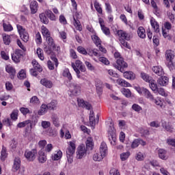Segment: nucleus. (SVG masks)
Wrapping results in <instances>:
<instances>
[{
  "label": "nucleus",
  "mask_w": 175,
  "mask_h": 175,
  "mask_svg": "<svg viewBox=\"0 0 175 175\" xmlns=\"http://www.w3.org/2000/svg\"><path fill=\"white\" fill-rule=\"evenodd\" d=\"M46 42L47 45L44 47V51L47 55H51L54 51H56V53L61 51V46H57L53 37H48Z\"/></svg>",
  "instance_id": "obj_1"
},
{
  "label": "nucleus",
  "mask_w": 175,
  "mask_h": 175,
  "mask_svg": "<svg viewBox=\"0 0 175 175\" xmlns=\"http://www.w3.org/2000/svg\"><path fill=\"white\" fill-rule=\"evenodd\" d=\"M116 35L118 36L120 44L122 46V47L131 49V45L128 44V42H126V40H131V35L124 30H118L116 31Z\"/></svg>",
  "instance_id": "obj_2"
},
{
  "label": "nucleus",
  "mask_w": 175,
  "mask_h": 175,
  "mask_svg": "<svg viewBox=\"0 0 175 175\" xmlns=\"http://www.w3.org/2000/svg\"><path fill=\"white\" fill-rule=\"evenodd\" d=\"M71 66L75 70V73H77V77L78 79H80L81 76H80V70L81 72H85V66L83 64V62L80 60H76L75 63H72Z\"/></svg>",
  "instance_id": "obj_3"
},
{
  "label": "nucleus",
  "mask_w": 175,
  "mask_h": 175,
  "mask_svg": "<svg viewBox=\"0 0 175 175\" xmlns=\"http://www.w3.org/2000/svg\"><path fill=\"white\" fill-rule=\"evenodd\" d=\"M75 151H76V144L73 142H70V145L66 151L68 163L73 162V154H75Z\"/></svg>",
  "instance_id": "obj_4"
},
{
  "label": "nucleus",
  "mask_w": 175,
  "mask_h": 175,
  "mask_svg": "<svg viewBox=\"0 0 175 175\" xmlns=\"http://www.w3.org/2000/svg\"><path fill=\"white\" fill-rule=\"evenodd\" d=\"M113 66L120 70L121 73H124L128 68V63L124 60V57H120V59H116V64H113Z\"/></svg>",
  "instance_id": "obj_5"
},
{
  "label": "nucleus",
  "mask_w": 175,
  "mask_h": 175,
  "mask_svg": "<svg viewBox=\"0 0 175 175\" xmlns=\"http://www.w3.org/2000/svg\"><path fill=\"white\" fill-rule=\"evenodd\" d=\"M31 64L33 65V68L30 69V75L36 77L39 73L43 71V68H42V66H40L36 59L33 60Z\"/></svg>",
  "instance_id": "obj_6"
},
{
  "label": "nucleus",
  "mask_w": 175,
  "mask_h": 175,
  "mask_svg": "<svg viewBox=\"0 0 175 175\" xmlns=\"http://www.w3.org/2000/svg\"><path fill=\"white\" fill-rule=\"evenodd\" d=\"M16 28L20 35L21 39H22L25 43H27V42L29 40V34L28 33V31H27L25 28H24L21 25H16Z\"/></svg>",
  "instance_id": "obj_7"
},
{
  "label": "nucleus",
  "mask_w": 175,
  "mask_h": 175,
  "mask_svg": "<svg viewBox=\"0 0 175 175\" xmlns=\"http://www.w3.org/2000/svg\"><path fill=\"white\" fill-rule=\"evenodd\" d=\"M36 155H38L36 148L32 149L31 150H26L24 154V157L28 162H33L36 159Z\"/></svg>",
  "instance_id": "obj_8"
},
{
  "label": "nucleus",
  "mask_w": 175,
  "mask_h": 175,
  "mask_svg": "<svg viewBox=\"0 0 175 175\" xmlns=\"http://www.w3.org/2000/svg\"><path fill=\"white\" fill-rule=\"evenodd\" d=\"M11 55L13 62H15V64H18L24 55V51H23L21 49H16Z\"/></svg>",
  "instance_id": "obj_9"
},
{
  "label": "nucleus",
  "mask_w": 175,
  "mask_h": 175,
  "mask_svg": "<svg viewBox=\"0 0 175 175\" xmlns=\"http://www.w3.org/2000/svg\"><path fill=\"white\" fill-rule=\"evenodd\" d=\"M91 38L92 40L94 42V44H96V47H98L100 51H101L104 54H106L107 51L103 46H102V40H100V38L95 34L92 36Z\"/></svg>",
  "instance_id": "obj_10"
},
{
  "label": "nucleus",
  "mask_w": 175,
  "mask_h": 175,
  "mask_svg": "<svg viewBox=\"0 0 175 175\" xmlns=\"http://www.w3.org/2000/svg\"><path fill=\"white\" fill-rule=\"evenodd\" d=\"M70 92L74 95V96H77V95H79V94L81 93V84H77V83H70Z\"/></svg>",
  "instance_id": "obj_11"
},
{
  "label": "nucleus",
  "mask_w": 175,
  "mask_h": 175,
  "mask_svg": "<svg viewBox=\"0 0 175 175\" xmlns=\"http://www.w3.org/2000/svg\"><path fill=\"white\" fill-rule=\"evenodd\" d=\"M87 155V149L84 144L80 145L77 148V159H82L83 157Z\"/></svg>",
  "instance_id": "obj_12"
},
{
  "label": "nucleus",
  "mask_w": 175,
  "mask_h": 175,
  "mask_svg": "<svg viewBox=\"0 0 175 175\" xmlns=\"http://www.w3.org/2000/svg\"><path fill=\"white\" fill-rule=\"evenodd\" d=\"M27 127L26 128V131H31L32 130V120H27L23 122H21L17 124V128H25V126Z\"/></svg>",
  "instance_id": "obj_13"
},
{
  "label": "nucleus",
  "mask_w": 175,
  "mask_h": 175,
  "mask_svg": "<svg viewBox=\"0 0 175 175\" xmlns=\"http://www.w3.org/2000/svg\"><path fill=\"white\" fill-rule=\"evenodd\" d=\"M109 141L111 146H116V142H117V138L116 137V130L114 129L111 131H108Z\"/></svg>",
  "instance_id": "obj_14"
},
{
  "label": "nucleus",
  "mask_w": 175,
  "mask_h": 175,
  "mask_svg": "<svg viewBox=\"0 0 175 175\" xmlns=\"http://www.w3.org/2000/svg\"><path fill=\"white\" fill-rule=\"evenodd\" d=\"M5 72H7V73H9L10 77V79H12V80H13V79L16 77V68H14V67H13L10 64L5 66Z\"/></svg>",
  "instance_id": "obj_15"
},
{
  "label": "nucleus",
  "mask_w": 175,
  "mask_h": 175,
  "mask_svg": "<svg viewBox=\"0 0 175 175\" xmlns=\"http://www.w3.org/2000/svg\"><path fill=\"white\" fill-rule=\"evenodd\" d=\"M77 102L79 107H83V109H86L87 110H91V108L92 107V105H91L90 103L85 101L83 99H78Z\"/></svg>",
  "instance_id": "obj_16"
},
{
  "label": "nucleus",
  "mask_w": 175,
  "mask_h": 175,
  "mask_svg": "<svg viewBox=\"0 0 175 175\" xmlns=\"http://www.w3.org/2000/svg\"><path fill=\"white\" fill-rule=\"evenodd\" d=\"M40 84L45 87L46 88H53L54 87V83H53V81L46 79L43 78L40 80Z\"/></svg>",
  "instance_id": "obj_17"
},
{
  "label": "nucleus",
  "mask_w": 175,
  "mask_h": 175,
  "mask_svg": "<svg viewBox=\"0 0 175 175\" xmlns=\"http://www.w3.org/2000/svg\"><path fill=\"white\" fill-rule=\"evenodd\" d=\"M152 72L157 75V76H163L165 75V71H163V68L161 66H153L152 68Z\"/></svg>",
  "instance_id": "obj_18"
},
{
  "label": "nucleus",
  "mask_w": 175,
  "mask_h": 175,
  "mask_svg": "<svg viewBox=\"0 0 175 175\" xmlns=\"http://www.w3.org/2000/svg\"><path fill=\"white\" fill-rule=\"evenodd\" d=\"M21 167V160L18 157H16L14 160L12 170L14 172H17Z\"/></svg>",
  "instance_id": "obj_19"
},
{
  "label": "nucleus",
  "mask_w": 175,
  "mask_h": 175,
  "mask_svg": "<svg viewBox=\"0 0 175 175\" xmlns=\"http://www.w3.org/2000/svg\"><path fill=\"white\" fill-rule=\"evenodd\" d=\"M8 155H9V154L8 153V149L6 148V147H5V146L3 145L0 156L1 161L2 162H5V161H6V159L8 158Z\"/></svg>",
  "instance_id": "obj_20"
},
{
  "label": "nucleus",
  "mask_w": 175,
  "mask_h": 175,
  "mask_svg": "<svg viewBox=\"0 0 175 175\" xmlns=\"http://www.w3.org/2000/svg\"><path fill=\"white\" fill-rule=\"evenodd\" d=\"M123 76L124 79H126L127 80H135V79H136V75L132 71H124L123 72Z\"/></svg>",
  "instance_id": "obj_21"
},
{
  "label": "nucleus",
  "mask_w": 175,
  "mask_h": 175,
  "mask_svg": "<svg viewBox=\"0 0 175 175\" xmlns=\"http://www.w3.org/2000/svg\"><path fill=\"white\" fill-rule=\"evenodd\" d=\"M158 84H159V85H162L163 87H166V85H167V84H169V77H166V76H161V78H159L157 81Z\"/></svg>",
  "instance_id": "obj_22"
},
{
  "label": "nucleus",
  "mask_w": 175,
  "mask_h": 175,
  "mask_svg": "<svg viewBox=\"0 0 175 175\" xmlns=\"http://www.w3.org/2000/svg\"><path fill=\"white\" fill-rule=\"evenodd\" d=\"M45 14L51 21H57L58 19V16H55L51 10H46L45 11Z\"/></svg>",
  "instance_id": "obj_23"
},
{
  "label": "nucleus",
  "mask_w": 175,
  "mask_h": 175,
  "mask_svg": "<svg viewBox=\"0 0 175 175\" xmlns=\"http://www.w3.org/2000/svg\"><path fill=\"white\" fill-rule=\"evenodd\" d=\"M86 150L88 151H92L94 149V139L92 137H88L86 142Z\"/></svg>",
  "instance_id": "obj_24"
},
{
  "label": "nucleus",
  "mask_w": 175,
  "mask_h": 175,
  "mask_svg": "<svg viewBox=\"0 0 175 175\" xmlns=\"http://www.w3.org/2000/svg\"><path fill=\"white\" fill-rule=\"evenodd\" d=\"M38 1H33L30 3V10L31 14H35L38 12Z\"/></svg>",
  "instance_id": "obj_25"
},
{
  "label": "nucleus",
  "mask_w": 175,
  "mask_h": 175,
  "mask_svg": "<svg viewBox=\"0 0 175 175\" xmlns=\"http://www.w3.org/2000/svg\"><path fill=\"white\" fill-rule=\"evenodd\" d=\"M166 61H174L175 58L174 51L172 50H167L165 52Z\"/></svg>",
  "instance_id": "obj_26"
},
{
  "label": "nucleus",
  "mask_w": 175,
  "mask_h": 175,
  "mask_svg": "<svg viewBox=\"0 0 175 175\" xmlns=\"http://www.w3.org/2000/svg\"><path fill=\"white\" fill-rule=\"evenodd\" d=\"M116 83L118 85H120V87H131V83L121 78L118 79Z\"/></svg>",
  "instance_id": "obj_27"
},
{
  "label": "nucleus",
  "mask_w": 175,
  "mask_h": 175,
  "mask_svg": "<svg viewBox=\"0 0 175 175\" xmlns=\"http://www.w3.org/2000/svg\"><path fill=\"white\" fill-rule=\"evenodd\" d=\"M149 87L154 92V94H157V90H158V85L157 84V81L154 79H152L149 82Z\"/></svg>",
  "instance_id": "obj_28"
},
{
  "label": "nucleus",
  "mask_w": 175,
  "mask_h": 175,
  "mask_svg": "<svg viewBox=\"0 0 175 175\" xmlns=\"http://www.w3.org/2000/svg\"><path fill=\"white\" fill-rule=\"evenodd\" d=\"M63 77H66L68 79V81L70 83L72 80H73V77H72V74L70 73V71H69L68 68H66L62 73Z\"/></svg>",
  "instance_id": "obj_29"
},
{
  "label": "nucleus",
  "mask_w": 175,
  "mask_h": 175,
  "mask_svg": "<svg viewBox=\"0 0 175 175\" xmlns=\"http://www.w3.org/2000/svg\"><path fill=\"white\" fill-rule=\"evenodd\" d=\"M100 154H103L105 157L107 155V144L105 142H102L100 144Z\"/></svg>",
  "instance_id": "obj_30"
},
{
  "label": "nucleus",
  "mask_w": 175,
  "mask_h": 175,
  "mask_svg": "<svg viewBox=\"0 0 175 175\" xmlns=\"http://www.w3.org/2000/svg\"><path fill=\"white\" fill-rule=\"evenodd\" d=\"M40 20L42 24L47 25L49 24V17H47V15H46V12L44 13H41L39 14Z\"/></svg>",
  "instance_id": "obj_31"
},
{
  "label": "nucleus",
  "mask_w": 175,
  "mask_h": 175,
  "mask_svg": "<svg viewBox=\"0 0 175 175\" xmlns=\"http://www.w3.org/2000/svg\"><path fill=\"white\" fill-rule=\"evenodd\" d=\"M150 24L154 32H156V33H158V32H159V24H158V22H157V21H155L154 19H151Z\"/></svg>",
  "instance_id": "obj_32"
},
{
  "label": "nucleus",
  "mask_w": 175,
  "mask_h": 175,
  "mask_svg": "<svg viewBox=\"0 0 175 175\" xmlns=\"http://www.w3.org/2000/svg\"><path fill=\"white\" fill-rule=\"evenodd\" d=\"M137 35L141 39H146V29L143 27H139L137 29Z\"/></svg>",
  "instance_id": "obj_33"
},
{
  "label": "nucleus",
  "mask_w": 175,
  "mask_h": 175,
  "mask_svg": "<svg viewBox=\"0 0 175 175\" xmlns=\"http://www.w3.org/2000/svg\"><path fill=\"white\" fill-rule=\"evenodd\" d=\"M38 154V161L40 163H44V162L47 161V156H46V154L44 152L40 151Z\"/></svg>",
  "instance_id": "obj_34"
},
{
  "label": "nucleus",
  "mask_w": 175,
  "mask_h": 175,
  "mask_svg": "<svg viewBox=\"0 0 175 175\" xmlns=\"http://www.w3.org/2000/svg\"><path fill=\"white\" fill-rule=\"evenodd\" d=\"M94 9L96 10L97 13L102 16L103 14V10L102 9V5L99 4L98 1L94 3Z\"/></svg>",
  "instance_id": "obj_35"
},
{
  "label": "nucleus",
  "mask_w": 175,
  "mask_h": 175,
  "mask_svg": "<svg viewBox=\"0 0 175 175\" xmlns=\"http://www.w3.org/2000/svg\"><path fill=\"white\" fill-rule=\"evenodd\" d=\"M42 33L43 36L46 38V39L51 38V33H50V31H49V29L46 28L44 26L42 27Z\"/></svg>",
  "instance_id": "obj_36"
},
{
  "label": "nucleus",
  "mask_w": 175,
  "mask_h": 175,
  "mask_svg": "<svg viewBox=\"0 0 175 175\" xmlns=\"http://www.w3.org/2000/svg\"><path fill=\"white\" fill-rule=\"evenodd\" d=\"M61 158H62V151H61V150H59L57 153H55L51 156L53 161H59Z\"/></svg>",
  "instance_id": "obj_37"
},
{
  "label": "nucleus",
  "mask_w": 175,
  "mask_h": 175,
  "mask_svg": "<svg viewBox=\"0 0 175 175\" xmlns=\"http://www.w3.org/2000/svg\"><path fill=\"white\" fill-rule=\"evenodd\" d=\"M144 95L145 98H146V99H149L150 102H152V100H154V95L151 94V92H150L148 89H146L145 92H144Z\"/></svg>",
  "instance_id": "obj_38"
},
{
  "label": "nucleus",
  "mask_w": 175,
  "mask_h": 175,
  "mask_svg": "<svg viewBox=\"0 0 175 175\" xmlns=\"http://www.w3.org/2000/svg\"><path fill=\"white\" fill-rule=\"evenodd\" d=\"M10 118L12 121H17L18 120V109H14L10 114Z\"/></svg>",
  "instance_id": "obj_39"
},
{
  "label": "nucleus",
  "mask_w": 175,
  "mask_h": 175,
  "mask_svg": "<svg viewBox=\"0 0 175 175\" xmlns=\"http://www.w3.org/2000/svg\"><path fill=\"white\" fill-rule=\"evenodd\" d=\"M49 110V107L46 104H42L40 107V109L38 112L40 116H43V114H45L47 113V111Z\"/></svg>",
  "instance_id": "obj_40"
},
{
  "label": "nucleus",
  "mask_w": 175,
  "mask_h": 175,
  "mask_svg": "<svg viewBox=\"0 0 175 175\" xmlns=\"http://www.w3.org/2000/svg\"><path fill=\"white\" fill-rule=\"evenodd\" d=\"M74 26L77 31H83V26H81V24H80V21L79 19H76V18H74Z\"/></svg>",
  "instance_id": "obj_41"
},
{
  "label": "nucleus",
  "mask_w": 175,
  "mask_h": 175,
  "mask_svg": "<svg viewBox=\"0 0 175 175\" xmlns=\"http://www.w3.org/2000/svg\"><path fill=\"white\" fill-rule=\"evenodd\" d=\"M105 157L106 156H104L103 154V153H95L94 155H93V159L96 161H98V162H100V161H102V159H103V158H105Z\"/></svg>",
  "instance_id": "obj_42"
},
{
  "label": "nucleus",
  "mask_w": 175,
  "mask_h": 175,
  "mask_svg": "<svg viewBox=\"0 0 175 175\" xmlns=\"http://www.w3.org/2000/svg\"><path fill=\"white\" fill-rule=\"evenodd\" d=\"M153 103H155L157 107H159L160 109H162L163 107V102H162V100L160 98H154V100H152Z\"/></svg>",
  "instance_id": "obj_43"
},
{
  "label": "nucleus",
  "mask_w": 175,
  "mask_h": 175,
  "mask_svg": "<svg viewBox=\"0 0 175 175\" xmlns=\"http://www.w3.org/2000/svg\"><path fill=\"white\" fill-rule=\"evenodd\" d=\"M17 77L19 80H24V79H27V72H25L24 69H22L18 73Z\"/></svg>",
  "instance_id": "obj_44"
},
{
  "label": "nucleus",
  "mask_w": 175,
  "mask_h": 175,
  "mask_svg": "<svg viewBox=\"0 0 175 175\" xmlns=\"http://www.w3.org/2000/svg\"><path fill=\"white\" fill-rule=\"evenodd\" d=\"M121 92L126 98H131V96H132V92H131L129 89L122 88Z\"/></svg>",
  "instance_id": "obj_45"
},
{
  "label": "nucleus",
  "mask_w": 175,
  "mask_h": 175,
  "mask_svg": "<svg viewBox=\"0 0 175 175\" xmlns=\"http://www.w3.org/2000/svg\"><path fill=\"white\" fill-rule=\"evenodd\" d=\"M134 89L135 90V91H137V92H138L139 95H144V92L147 88L137 85V86H134Z\"/></svg>",
  "instance_id": "obj_46"
},
{
  "label": "nucleus",
  "mask_w": 175,
  "mask_h": 175,
  "mask_svg": "<svg viewBox=\"0 0 175 175\" xmlns=\"http://www.w3.org/2000/svg\"><path fill=\"white\" fill-rule=\"evenodd\" d=\"M141 77L144 81H146V83H149L152 79V77L148 76V74L145 72H141Z\"/></svg>",
  "instance_id": "obj_47"
},
{
  "label": "nucleus",
  "mask_w": 175,
  "mask_h": 175,
  "mask_svg": "<svg viewBox=\"0 0 175 175\" xmlns=\"http://www.w3.org/2000/svg\"><path fill=\"white\" fill-rule=\"evenodd\" d=\"M159 157L161 159H164V160L167 159V157H166V150L163 149H159Z\"/></svg>",
  "instance_id": "obj_48"
},
{
  "label": "nucleus",
  "mask_w": 175,
  "mask_h": 175,
  "mask_svg": "<svg viewBox=\"0 0 175 175\" xmlns=\"http://www.w3.org/2000/svg\"><path fill=\"white\" fill-rule=\"evenodd\" d=\"M57 102L55 100H53L50 103L46 105L49 110H54L57 107Z\"/></svg>",
  "instance_id": "obj_49"
},
{
  "label": "nucleus",
  "mask_w": 175,
  "mask_h": 175,
  "mask_svg": "<svg viewBox=\"0 0 175 175\" xmlns=\"http://www.w3.org/2000/svg\"><path fill=\"white\" fill-rule=\"evenodd\" d=\"M131 157V152H126L120 154V159L121 161H126L128 158Z\"/></svg>",
  "instance_id": "obj_50"
},
{
  "label": "nucleus",
  "mask_w": 175,
  "mask_h": 175,
  "mask_svg": "<svg viewBox=\"0 0 175 175\" xmlns=\"http://www.w3.org/2000/svg\"><path fill=\"white\" fill-rule=\"evenodd\" d=\"M30 103L31 105H39L40 103V100H39V98L36 96H33L30 98Z\"/></svg>",
  "instance_id": "obj_51"
},
{
  "label": "nucleus",
  "mask_w": 175,
  "mask_h": 175,
  "mask_svg": "<svg viewBox=\"0 0 175 175\" xmlns=\"http://www.w3.org/2000/svg\"><path fill=\"white\" fill-rule=\"evenodd\" d=\"M3 40L4 42V44H10V36L7 35L6 33L3 34Z\"/></svg>",
  "instance_id": "obj_52"
},
{
  "label": "nucleus",
  "mask_w": 175,
  "mask_h": 175,
  "mask_svg": "<svg viewBox=\"0 0 175 175\" xmlns=\"http://www.w3.org/2000/svg\"><path fill=\"white\" fill-rule=\"evenodd\" d=\"M3 30L5 32H11V31L13 29V26H12V25L10 24L3 23Z\"/></svg>",
  "instance_id": "obj_53"
},
{
  "label": "nucleus",
  "mask_w": 175,
  "mask_h": 175,
  "mask_svg": "<svg viewBox=\"0 0 175 175\" xmlns=\"http://www.w3.org/2000/svg\"><path fill=\"white\" fill-rule=\"evenodd\" d=\"M20 111L23 114L24 116H27V114H32V111L29 110L28 108L25 107H21Z\"/></svg>",
  "instance_id": "obj_54"
},
{
  "label": "nucleus",
  "mask_w": 175,
  "mask_h": 175,
  "mask_svg": "<svg viewBox=\"0 0 175 175\" xmlns=\"http://www.w3.org/2000/svg\"><path fill=\"white\" fill-rule=\"evenodd\" d=\"M51 118H52L53 125L56 126V128H58V126H59V121L58 117L55 116H53Z\"/></svg>",
  "instance_id": "obj_55"
},
{
  "label": "nucleus",
  "mask_w": 175,
  "mask_h": 175,
  "mask_svg": "<svg viewBox=\"0 0 175 175\" xmlns=\"http://www.w3.org/2000/svg\"><path fill=\"white\" fill-rule=\"evenodd\" d=\"M167 66L170 69V70H174L175 69V64L173 62V60L167 61Z\"/></svg>",
  "instance_id": "obj_56"
},
{
  "label": "nucleus",
  "mask_w": 175,
  "mask_h": 175,
  "mask_svg": "<svg viewBox=\"0 0 175 175\" xmlns=\"http://www.w3.org/2000/svg\"><path fill=\"white\" fill-rule=\"evenodd\" d=\"M134 111H136L137 113H139V111H142L143 110V108L137 104H133L131 107Z\"/></svg>",
  "instance_id": "obj_57"
},
{
  "label": "nucleus",
  "mask_w": 175,
  "mask_h": 175,
  "mask_svg": "<svg viewBox=\"0 0 175 175\" xmlns=\"http://www.w3.org/2000/svg\"><path fill=\"white\" fill-rule=\"evenodd\" d=\"M77 51L83 55H87V54H88L87 50H85V49L81 46L77 47Z\"/></svg>",
  "instance_id": "obj_58"
},
{
  "label": "nucleus",
  "mask_w": 175,
  "mask_h": 175,
  "mask_svg": "<svg viewBox=\"0 0 175 175\" xmlns=\"http://www.w3.org/2000/svg\"><path fill=\"white\" fill-rule=\"evenodd\" d=\"M101 31H103V33L106 35V36H110V29L106 26H103L101 27Z\"/></svg>",
  "instance_id": "obj_59"
},
{
  "label": "nucleus",
  "mask_w": 175,
  "mask_h": 175,
  "mask_svg": "<svg viewBox=\"0 0 175 175\" xmlns=\"http://www.w3.org/2000/svg\"><path fill=\"white\" fill-rule=\"evenodd\" d=\"M98 61L100 62H102V64H104V65H109L110 64V62L109 61V59H107V58H106L105 57H99Z\"/></svg>",
  "instance_id": "obj_60"
},
{
  "label": "nucleus",
  "mask_w": 175,
  "mask_h": 175,
  "mask_svg": "<svg viewBox=\"0 0 175 175\" xmlns=\"http://www.w3.org/2000/svg\"><path fill=\"white\" fill-rule=\"evenodd\" d=\"M140 146L139 142V138L138 139H135L131 145V148H137V146Z\"/></svg>",
  "instance_id": "obj_61"
},
{
  "label": "nucleus",
  "mask_w": 175,
  "mask_h": 175,
  "mask_svg": "<svg viewBox=\"0 0 175 175\" xmlns=\"http://www.w3.org/2000/svg\"><path fill=\"white\" fill-rule=\"evenodd\" d=\"M85 66H87L88 70H91L92 72L93 70H95V67L92 66V64L90 62H85Z\"/></svg>",
  "instance_id": "obj_62"
},
{
  "label": "nucleus",
  "mask_w": 175,
  "mask_h": 175,
  "mask_svg": "<svg viewBox=\"0 0 175 175\" xmlns=\"http://www.w3.org/2000/svg\"><path fill=\"white\" fill-rule=\"evenodd\" d=\"M167 144L168 146H172V147H175V139L168 138L167 139Z\"/></svg>",
  "instance_id": "obj_63"
},
{
  "label": "nucleus",
  "mask_w": 175,
  "mask_h": 175,
  "mask_svg": "<svg viewBox=\"0 0 175 175\" xmlns=\"http://www.w3.org/2000/svg\"><path fill=\"white\" fill-rule=\"evenodd\" d=\"M110 175H120V172L116 168H111L109 171Z\"/></svg>",
  "instance_id": "obj_64"
}]
</instances>
